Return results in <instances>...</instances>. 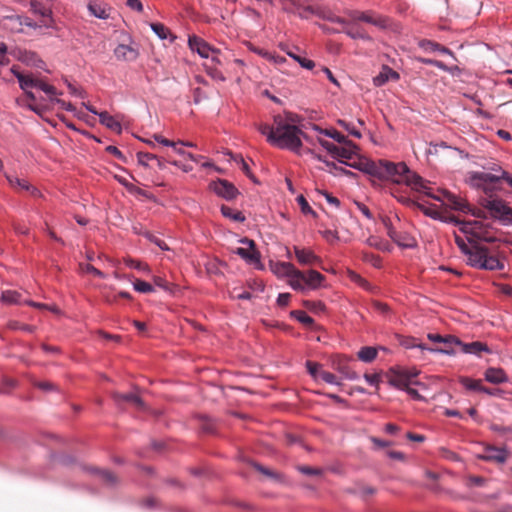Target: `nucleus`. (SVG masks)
Returning a JSON list of instances; mask_svg holds the SVG:
<instances>
[{"label": "nucleus", "instance_id": "64", "mask_svg": "<svg viewBox=\"0 0 512 512\" xmlns=\"http://www.w3.org/2000/svg\"><path fill=\"white\" fill-rule=\"evenodd\" d=\"M338 370L344 374L346 379L353 380L357 377L356 373L351 371L347 366H339Z\"/></svg>", "mask_w": 512, "mask_h": 512}, {"label": "nucleus", "instance_id": "48", "mask_svg": "<svg viewBox=\"0 0 512 512\" xmlns=\"http://www.w3.org/2000/svg\"><path fill=\"white\" fill-rule=\"evenodd\" d=\"M316 379L322 380L323 382L327 384L334 385L337 383L335 374L327 371V370H320L318 377H315Z\"/></svg>", "mask_w": 512, "mask_h": 512}, {"label": "nucleus", "instance_id": "36", "mask_svg": "<svg viewBox=\"0 0 512 512\" xmlns=\"http://www.w3.org/2000/svg\"><path fill=\"white\" fill-rule=\"evenodd\" d=\"M21 295L17 291L6 290L1 294V301L7 304H19Z\"/></svg>", "mask_w": 512, "mask_h": 512}, {"label": "nucleus", "instance_id": "28", "mask_svg": "<svg viewBox=\"0 0 512 512\" xmlns=\"http://www.w3.org/2000/svg\"><path fill=\"white\" fill-rule=\"evenodd\" d=\"M100 123L105 125L107 128L120 133L122 131L121 124L118 120H116L113 116H111L108 112L99 113Z\"/></svg>", "mask_w": 512, "mask_h": 512}, {"label": "nucleus", "instance_id": "60", "mask_svg": "<svg viewBox=\"0 0 512 512\" xmlns=\"http://www.w3.org/2000/svg\"><path fill=\"white\" fill-rule=\"evenodd\" d=\"M50 100L57 103L58 105H60V107L64 110L71 111V112L75 111L74 105L71 104L70 102H65L64 100L55 98L54 96L51 97Z\"/></svg>", "mask_w": 512, "mask_h": 512}, {"label": "nucleus", "instance_id": "47", "mask_svg": "<svg viewBox=\"0 0 512 512\" xmlns=\"http://www.w3.org/2000/svg\"><path fill=\"white\" fill-rule=\"evenodd\" d=\"M134 289L140 293H150L154 291V288L148 282L137 279L133 283Z\"/></svg>", "mask_w": 512, "mask_h": 512}, {"label": "nucleus", "instance_id": "54", "mask_svg": "<svg viewBox=\"0 0 512 512\" xmlns=\"http://www.w3.org/2000/svg\"><path fill=\"white\" fill-rule=\"evenodd\" d=\"M137 159L139 164L147 167L149 166L150 161H154V159H156V155L147 152H138Z\"/></svg>", "mask_w": 512, "mask_h": 512}, {"label": "nucleus", "instance_id": "11", "mask_svg": "<svg viewBox=\"0 0 512 512\" xmlns=\"http://www.w3.org/2000/svg\"><path fill=\"white\" fill-rule=\"evenodd\" d=\"M242 244L248 245V248L239 247L234 251L235 254L246 260L248 263L255 264L260 262V254L255 248L253 240L243 238L240 240Z\"/></svg>", "mask_w": 512, "mask_h": 512}, {"label": "nucleus", "instance_id": "30", "mask_svg": "<svg viewBox=\"0 0 512 512\" xmlns=\"http://www.w3.org/2000/svg\"><path fill=\"white\" fill-rule=\"evenodd\" d=\"M384 222V225L387 229V234L388 236L399 246L401 247H405V248H410L412 247V243L411 242H404L402 240H400V238H398V232L392 227L391 223L389 220L385 219L383 220Z\"/></svg>", "mask_w": 512, "mask_h": 512}, {"label": "nucleus", "instance_id": "45", "mask_svg": "<svg viewBox=\"0 0 512 512\" xmlns=\"http://www.w3.org/2000/svg\"><path fill=\"white\" fill-rule=\"evenodd\" d=\"M204 66L207 74L213 79L218 81H225L223 73L215 65L205 64Z\"/></svg>", "mask_w": 512, "mask_h": 512}, {"label": "nucleus", "instance_id": "53", "mask_svg": "<svg viewBox=\"0 0 512 512\" xmlns=\"http://www.w3.org/2000/svg\"><path fill=\"white\" fill-rule=\"evenodd\" d=\"M24 303L26 305H28V306H31V307H34V308H37V309L49 310V311H52L54 313H58L59 312V310H58V308L56 306L47 305V304L35 302V301H32V300H27Z\"/></svg>", "mask_w": 512, "mask_h": 512}, {"label": "nucleus", "instance_id": "25", "mask_svg": "<svg viewBox=\"0 0 512 512\" xmlns=\"http://www.w3.org/2000/svg\"><path fill=\"white\" fill-rule=\"evenodd\" d=\"M304 279L306 286L311 289H317L322 284L325 277L316 270H309L307 273H304Z\"/></svg>", "mask_w": 512, "mask_h": 512}, {"label": "nucleus", "instance_id": "55", "mask_svg": "<svg viewBox=\"0 0 512 512\" xmlns=\"http://www.w3.org/2000/svg\"><path fill=\"white\" fill-rule=\"evenodd\" d=\"M297 471L301 472L302 474L309 475V476L321 475V470L319 468H313V467L306 466V465L297 466Z\"/></svg>", "mask_w": 512, "mask_h": 512}, {"label": "nucleus", "instance_id": "34", "mask_svg": "<svg viewBox=\"0 0 512 512\" xmlns=\"http://www.w3.org/2000/svg\"><path fill=\"white\" fill-rule=\"evenodd\" d=\"M34 88H38V89L42 90L45 94H47L49 96L50 99L53 96L62 94V93L58 92L54 86L47 84L42 79H39L37 77H35Z\"/></svg>", "mask_w": 512, "mask_h": 512}, {"label": "nucleus", "instance_id": "59", "mask_svg": "<svg viewBox=\"0 0 512 512\" xmlns=\"http://www.w3.org/2000/svg\"><path fill=\"white\" fill-rule=\"evenodd\" d=\"M483 484L484 479L480 476H469V478L466 479V486L468 487H482Z\"/></svg>", "mask_w": 512, "mask_h": 512}, {"label": "nucleus", "instance_id": "32", "mask_svg": "<svg viewBox=\"0 0 512 512\" xmlns=\"http://www.w3.org/2000/svg\"><path fill=\"white\" fill-rule=\"evenodd\" d=\"M296 270L295 266L289 262H279L274 265L273 271L279 276L289 277Z\"/></svg>", "mask_w": 512, "mask_h": 512}, {"label": "nucleus", "instance_id": "49", "mask_svg": "<svg viewBox=\"0 0 512 512\" xmlns=\"http://www.w3.org/2000/svg\"><path fill=\"white\" fill-rule=\"evenodd\" d=\"M296 201H297L298 205L300 206L302 213H304V214H312L313 216H316V213L310 207V205L308 204L306 198L303 195H299L296 198Z\"/></svg>", "mask_w": 512, "mask_h": 512}, {"label": "nucleus", "instance_id": "50", "mask_svg": "<svg viewBox=\"0 0 512 512\" xmlns=\"http://www.w3.org/2000/svg\"><path fill=\"white\" fill-rule=\"evenodd\" d=\"M99 476L107 485H114L117 482V476L109 470H100Z\"/></svg>", "mask_w": 512, "mask_h": 512}, {"label": "nucleus", "instance_id": "61", "mask_svg": "<svg viewBox=\"0 0 512 512\" xmlns=\"http://www.w3.org/2000/svg\"><path fill=\"white\" fill-rule=\"evenodd\" d=\"M326 19L332 23H337L341 25V29L346 28V26H348V24L350 23V20H346L336 15H329Z\"/></svg>", "mask_w": 512, "mask_h": 512}, {"label": "nucleus", "instance_id": "23", "mask_svg": "<svg viewBox=\"0 0 512 512\" xmlns=\"http://www.w3.org/2000/svg\"><path fill=\"white\" fill-rule=\"evenodd\" d=\"M389 79L398 80L399 74L391 68L385 66L383 67L382 71L373 78V83L375 86L380 87L384 85Z\"/></svg>", "mask_w": 512, "mask_h": 512}, {"label": "nucleus", "instance_id": "2", "mask_svg": "<svg viewBox=\"0 0 512 512\" xmlns=\"http://www.w3.org/2000/svg\"><path fill=\"white\" fill-rule=\"evenodd\" d=\"M428 339L434 343H443L442 348H428L421 340L413 337L397 335L396 338L403 349L419 348L430 352H490L488 346L480 341L464 343L453 335L441 336L439 334H428Z\"/></svg>", "mask_w": 512, "mask_h": 512}, {"label": "nucleus", "instance_id": "37", "mask_svg": "<svg viewBox=\"0 0 512 512\" xmlns=\"http://www.w3.org/2000/svg\"><path fill=\"white\" fill-rule=\"evenodd\" d=\"M291 316L297 319L303 325L308 327L314 323V320L305 311L302 310L292 311Z\"/></svg>", "mask_w": 512, "mask_h": 512}, {"label": "nucleus", "instance_id": "31", "mask_svg": "<svg viewBox=\"0 0 512 512\" xmlns=\"http://www.w3.org/2000/svg\"><path fill=\"white\" fill-rule=\"evenodd\" d=\"M459 383L465 387V389L475 392H478L484 387L480 379H472L468 377H459Z\"/></svg>", "mask_w": 512, "mask_h": 512}, {"label": "nucleus", "instance_id": "9", "mask_svg": "<svg viewBox=\"0 0 512 512\" xmlns=\"http://www.w3.org/2000/svg\"><path fill=\"white\" fill-rule=\"evenodd\" d=\"M2 25L5 29L13 33L23 32L24 26L31 28L38 27V25L34 23L29 17L19 14H11L4 16L2 18Z\"/></svg>", "mask_w": 512, "mask_h": 512}, {"label": "nucleus", "instance_id": "5", "mask_svg": "<svg viewBox=\"0 0 512 512\" xmlns=\"http://www.w3.org/2000/svg\"><path fill=\"white\" fill-rule=\"evenodd\" d=\"M447 221L459 226L460 231L464 233L468 239H472L474 243H492L498 240L493 228L482 221H462L455 216H450Z\"/></svg>", "mask_w": 512, "mask_h": 512}, {"label": "nucleus", "instance_id": "40", "mask_svg": "<svg viewBox=\"0 0 512 512\" xmlns=\"http://www.w3.org/2000/svg\"><path fill=\"white\" fill-rule=\"evenodd\" d=\"M20 60L22 62H25L28 65H33L36 67H40V63L42 61L38 58V56L34 52H27L25 51L22 56L20 57Z\"/></svg>", "mask_w": 512, "mask_h": 512}, {"label": "nucleus", "instance_id": "56", "mask_svg": "<svg viewBox=\"0 0 512 512\" xmlns=\"http://www.w3.org/2000/svg\"><path fill=\"white\" fill-rule=\"evenodd\" d=\"M338 124L341 127H343L345 130H347L349 132V134H351L352 136H354L356 138H361L360 131L355 129V127L352 124L346 122L345 120H338Z\"/></svg>", "mask_w": 512, "mask_h": 512}, {"label": "nucleus", "instance_id": "33", "mask_svg": "<svg viewBox=\"0 0 512 512\" xmlns=\"http://www.w3.org/2000/svg\"><path fill=\"white\" fill-rule=\"evenodd\" d=\"M220 210L224 217L229 218L234 222H244L245 221V216L242 214V212L233 210L229 206L222 205Z\"/></svg>", "mask_w": 512, "mask_h": 512}, {"label": "nucleus", "instance_id": "1", "mask_svg": "<svg viewBox=\"0 0 512 512\" xmlns=\"http://www.w3.org/2000/svg\"><path fill=\"white\" fill-rule=\"evenodd\" d=\"M359 169L379 180H390L396 184H405L437 201L446 202L453 210L471 213L476 217H481L483 214V211L472 209L464 199L448 191H442V196L434 195L427 186V181L416 172L411 171L404 162L363 160L359 163Z\"/></svg>", "mask_w": 512, "mask_h": 512}, {"label": "nucleus", "instance_id": "24", "mask_svg": "<svg viewBox=\"0 0 512 512\" xmlns=\"http://www.w3.org/2000/svg\"><path fill=\"white\" fill-rule=\"evenodd\" d=\"M11 72L15 75V77L18 79L19 81V85H20V88L23 90V91H27V90H30L32 88H34V81H35V77L31 74L29 75H24L22 74L21 72H19L15 66H13L11 68Z\"/></svg>", "mask_w": 512, "mask_h": 512}, {"label": "nucleus", "instance_id": "13", "mask_svg": "<svg viewBox=\"0 0 512 512\" xmlns=\"http://www.w3.org/2000/svg\"><path fill=\"white\" fill-rule=\"evenodd\" d=\"M188 44L192 51L197 52L203 58H209L210 54L216 53V49L212 48L206 41L197 36L189 37Z\"/></svg>", "mask_w": 512, "mask_h": 512}, {"label": "nucleus", "instance_id": "44", "mask_svg": "<svg viewBox=\"0 0 512 512\" xmlns=\"http://www.w3.org/2000/svg\"><path fill=\"white\" fill-rule=\"evenodd\" d=\"M31 9L35 14L41 15L43 18H49L51 16V11L44 6H42L39 2L32 0L31 1Z\"/></svg>", "mask_w": 512, "mask_h": 512}, {"label": "nucleus", "instance_id": "26", "mask_svg": "<svg viewBox=\"0 0 512 512\" xmlns=\"http://www.w3.org/2000/svg\"><path fill=\"white\" fill-rule=\"evenodd\" d=\"M88 10L93 16L99 19H107L110 16V8L101 3L90 2L88 4Z\"/></svg>", "mask_w": 512, "mask_h": 512}, {"label": "nucleus", "instance_id": "20", "mask_svg": "<svg viewBox=\"0 0 512 512\" xmlns=\"http://www.w3.org/2000/svg\"><path fill=\"white\" fill-rule=\"evenodd\" d=\"M483 376H485L486 382L495 385L504 383L507 380L505 371L500 368H488L483 373Z\"/></svg>", "mask_w": 512, "mask_h": 512}, {"label": "nucleus", "instance_id": "12", "mask_svg": "<svg viewBox=\"0 0 512 512\" xmlns=\"http://www.w3.org/2000/svg\"><path fill=\"white\" fill-rule=\"evenodd\" d=\"M294 253L297 261L301 265L320 266V264L322 263L321 258L314 254V252L310 249L295 246Z\"/></svg>", "mask_w": 512, "mask_h": 512}, {"label": "nucleus", "instance_id": "10", "mask_svg": "<svg viewBox=\"0 0 512 512\" xmlns=\"http://www.w3.org/2000/svg\"><path fill=\"white\" fill-rule=\"evenodd\" d=\"M210 189L218 196L230 201L239 194L238 189L229 181L218 179L210 183Z\"/></svg>", "mask_w": 512, "mask_h": 512}, {"label": "nucleus", "instance_id": "43", "mask_svg": "<svg viewBox=\"0 0 512 512\" xmlns=\"http://www.w3.org/2000/svg\"><path fill=\"white\" fill-rule=\"evenodd\" d=\"M259 131L261 134L263 135H266L267 136V140L273 144V141H274V138H275V134H276V125L274 124V127L273 126H270V125H267V124H263L259 127Z\"/></svg>", "mask_w": 512, "mask_h": 512}, {"label": "nucleus", "instance_id": "63", "mask_svg": "<svg viewBox=\"0 0 512 512\" xmlns=\"http://www.w3.org/2000/svg\"><path fill=\"white\" fill-rule=\"evenodd\" d=\"M153 281L156 286L162 288L163 290L170 291V284L162 277L156 276L154 277Z\"/></svg>", "mask_w": 512, "mask_h": 512}, {"label": "nucleus", "instance_id": "3", "mask_svg": "<svg viewBox=\"0 0 512 512\" xmlns=\"http://www.w3.org/2000/svg\"><path fill=\"white\" fill-rule=\"evenodd\" d=\"M455 242L467 258V264L483 270H502L504 265L498 257L492 254L482 243H474L472 239L466 240L455 235Z\"/></svg>", "mask_w": 512, "mask_h": 512}, {"label": "nucleus", "instance_id": "39", "mask_svg": "<svg viewBox=\"0 0 512 512\" xmlns=\"http://www.w3.org/2000/svg\"><path fill=\"white\" fill-rule=\"evenodd\" d=\"M124 263L126 264V266H128L130 268L137 269L139 271H143L146 273L150 272L149 266L144 262H141V261H138L135 259H131V258H126V259H124Z\"/></svg>", "mask_w": 512, "mask_h": 512}, {"label": "nucleus", "instance_id": "27", "mask_svg": "<svg viewBox=\"0 0 512 512\" xmlns=\"http://www.w3.org/2000/svg\"><path fill=\"white\" fill-rule=\"evenodd\" d=\"M419 46L422 49H424L425 51H429V52L439 51L441 53L448 54V55L454 57V54L450 49H448L445 46L440 45L437 42L431 41V40H422V41H420Z\"/></svg>", "mask_w": 512, "mask_h": 512}, {"label": "nucleus", "instance_id": "46", "mask_svg": "<svg viewBox=\"0 0 512 512\" xmlns=\"http://www.w3.org/2000/svg\"><path fill=\"white\" fill-rule=\"evenodd\" d=\"M304 306L314 312V313H322L325 311V305L324 303H322L321 301H310V300H306L304 301Z\"/></svg>", "mask_w": 512, "mask_h": 512}, {"label": "nucleus", "instance_id": "19", "mask_svg": "<svg viewBox=\"0 0 512 512\" xmlns=\"http://www.w3.org/2000/svg\"><path fill=\"white\" fill-rule=\"evenodd\" d=\"M114 55L118 60L134 61L138 57V51L129 45L119 44L114 49Z\"/></svg>", "mask_w": 512, "mask_h": 512}, {"label": "nucleus", "instance_id": "17", "mask_svg": "<svg viewBox=\"0 0 512 512\" xmlns=\"http://www.w3.org/2000/svg\"><path fill=\"white\" fill-rule=\"evenodd\" d=\"M358 22H353L350 19V23L346 28L338 30V32H343L347 34L352 39H361L364 41H372L371 36L360 26L357 25Z\"/></svg>", "mask_w": 512, "mask_h": 512}, {"label": "nucleus", "instance_id": "8", "mask_svg": "<svg viewBox=\"0 0 512 512\" xmlns=\"http://www.w3.org/2000/svg\"><path fill=\"white\" fill-rule=\"evenodd\" d=\"M349 18L353 22H365L371 24L381 30H389L393 28V22L389 17L380 15L374 11H350Z\"/></svg>", "mask_w": 512, "mask_h": 512}, {"label": "nucleus", "instance_id": "52", "mask_svg": "<svg viewBox=\"0 0 512 512\" xmlns=\"http://www.w3.org/2000/svg\"><path fill=\"white\" fill-rule=\"evenodd\" d=\"M79 267H80L81 271L84 273H91L96 277L105 278V274L102 271H100L99 269L95 268L94 266H92L90 264L80 263Z\"/></svg>", "mask_w": 512, "mask_h": 512}, {"label": "nucleus", "instance_id": "15", "mask_svg": "<svg viewBox=\"0 0 512 512\" xmlns=\"http://www.w3.org/2000/svg\"><path fill=\"white\" fill-rule=\"evenodd\" d=\"M292 2L294 3V14L300 18L307 19L310 15L318 14L317 8L311 4L312 0H292Z\"/></svg>", "mask_w": 512, "mask_h": 512}, {"label": "nucleus", "instance_id": "18", "mask_svg": "<svg viewBox=\"0 0 512 512\" xmlns=\"http://www.w3.org/2000/svg\"><path fill=\"white\" fill-rule=\"evenodd\" d=\"M6 178L12 188L17 191H28L32 196H39L40 192L36 187L31 186L26 180L20 179L18 177H14L11 175H6Z\"/></svg>", "mask_w": 512, "mask_h": 512}, {"label": "nucleus", "instance_id": "7", "mask_svg": "<svg viewBox=\"0 0 512 512\" xmlns=\"http://www.w3.org/2000/svg\"><path fill=\"white\" fill-rule=\"evenodd\" d=\"M486 184V187L491 190L489 193H485L486 197L481 198V205L489 211L490 215L500 220L504 224L512 222V209L501 199L493 198V189Z\"/></svg>", "mask_w": 512, "mask_h": 512}, {"label": "nucleus", "instance_id": "57", "mask_svg": "<svg viewBox=\"0 0 512 512\" xmlns=\"http://www.w3.org/2000/svg\"><path fill=\"white\" fill-rule=\"evenodd\" d=\"M249 50L260 55L261 57L267 59V60H272V53L267 51V50H264L262 48H259V47H256L254 46L253 44H249Z\"/></svg>", "mask_w": 512, "mask_h": 512}, {"label": "nucleus", "instance_id": "21", "mask_svg": "<svg viewBox=\"0 0 512 512\" xmlns=\"http://www.w3.org/2000/svg\"><path fill=\"white\" fill-rule=\"evenodd\" d=\"M113 400L117 404H121L124 402L132 403V405L136 406L139 409H143L144 406L143 401L140 399V397L133 393H113Z\"/></svg>", "mask_w": 512, "mask_h": 512}, {"label": "nucleus", "instance_id": "38", "mask_svg": "<svg viewBox=\"0 0 512 512\" xmlns=\"http://www.w3.org/2000/svg\"><path fill=\"white\" fill-rule=\"evenodd\" d=\"M253 467H254V469H256L258 471V473L263 474L264 476H266L272 480H275V481L281 480L280 474H278L260 464L254 463Z\"/></svg>", "mask_w": 512, "mask_h": 512}, {"label": "nucleus", "instance_id": "29", "mask_svg": "<svg viewBox=\"0 0 512 512\" xmlns=\"http://www.w3.org/2000/svg\"><path fill=\"white\" fill-rule=\"evenodd\" d=\"M289 284L294 290H304L305 288V279L304 272L296 269L292 275L289 276Z\"/></svg>", "mask_w": 512, "mask_h": 512}, {"label": "nucleus", "instance_id": "22", "mask_svg": "<svg viewBox=\"0 0 512 512\" xmlns=\"http://www.w3.org/2000/svg\"><path fill=\"white\" fill-rule=\"evenodd\" d=\"M404 203L412 206V207H416L418 208L419 210H421L426 216H429L433 219H439V220H443V221H446L448 222L447 220L449 219V217L447 218H443L441 216V213L439 211H437L436 209L434 208H431V207H426L424 206L423 204H420L414 200H410V199H404L403 200Z\"/></svg>", "mask_w": 512, "mask_h": 512}, {"label": "nucleus", "instance_id": "42", "mask_svg": "<svg viewBox=\"0 0 512 512\" xmlns=\"http://www.w3.org/2000/svg\"><path fill=\"white\" fill-rule=\"evenodd\" d=\"M151 28L160 39H167L171 34L170 30L161 23H152Z\"/></svg>", "mask_w": 512, "mask_h": 512}, {"label": "nucleus", "instance_id": "35", "mask_svg": "<svg viewBox=\"0 0 512 512\" xmlns=\"http://www.w3.org/2000/svg\"><path fill=\"white\" fill-rule=\"evenodd\" d=\"M232 159L237 162L240 165L241 170L245 173V175L250 178L254 183H258V180L254 176V174L251 172L248 164L245 162L243 157L241 155H232Z\"/></svg>", "mask_w": 512, "mask_h": 512}, {"label": "nucleus", "instance_id": "6", "mask_svg": "<svg viewBox=\"0 0 512 512\" xmlns=\"http://www.w3.org/2000/svg\"><path fill=\"white\" fill-rule=\"evenodd\" d=\"M418 370L416 368L407 369V368H392L387 373L388 383L390 385L397 387L399 389L407 390L408 395L411 396L414 400H421V395L418 394V391L411 386L419 385L417 380Z\"/></svg>", "mask_w": 512, "mask_h": 512}, {"label": "nucleus", "instance_id": "58", "mask_svg": "<svg viewBox=\"0 0 512 512\" xmlns=\"http://www.w3.org/2000/svg\"><path fill=\"white\" fill-rule=\"evenodd\" d=\"M9 328L12 330H23L27 332H33L34 327L26 324H22L18 321H11L9 323Z\"/></svg>", "mask_w": 512, "mask_h": 512}, {"label": "nucleus", "instance_id": "62", "mask_svg": "<svg viewBox=\"0 0 512 512\" xmlns=\"http://www.w3.org/2000/svg\"><path fill=\"white\" fill-rule=\"evenodd\" d=\"M306 367H308V371L313 378H317L319 372L323 371L318 364L310 361L306 362Z\"/></svg>", "mask_w": 512, "mask_h": 512}, {"label": "nucleus", "instance_id": "41", "mask_svg": "<svg viewBox=\"0 0 512 512\" xmlns=\"http://www.w3.org/2000/svg\"><path fill=\"white\" fill-rule=\"evenodd\" d=\"M287 54L292 58L294 59L295 61H297L301 67L305 68V69H308V70H311L315 67V63L314 61L310 60V59H307L305 57H301L299 55H296L292 52H287Z\"/></svg>", "mask_w": 512, "mask_h": 512}, {"label": "nucleus", "instance_id": "16", "mask_svg": "<svg viewBox=\"0 0 512 512\" xmlns=\"http://www.w3.org/2000/svg\"><path fill=\"white\" fill-rule=\"evenodd\" d=\"M342 144V147L337 146V150H335L333 157L338 161L345 163V159L350 160L354 157V155H356L357 146L348 139Z\"/></svg>", "mask_w": 512, "mask_h": 512}, {"label": "nucleus", "instance_id": "4", "mask_svg": "<svg viewBox=\"0 0 512 512\" xmlns=\"http://www.w3.org/2000/svg\"><path fill=\"white\" fill-rule=\"evenodd\" d=\"M295 117L292 114L282 117L277 115L274 117V124L276 125V134L273 145L282 149H290L298 151L302 146L300 136L303 135L302 131L295 126Z\"/></svg>", "mask_w": 512, "mask_h": 512}, {"label": "nucleus", "instance_id": "14", "mask_svg": "<svg viewBox=\"0 0 512 512\" xmlns=\"http://www.w3.org/2000/svg\"><path fill=\"white\" fill-rule=\"evenodd\" d=\"M480 459L488 462L504 463L506 461L507 452L505 449L493 446H486L483 448Z\"/></svg>", "mask_w": 512, "mask_h": 512}, {"label": "nucleus", "instance_id": "51", "mask_svg": "<svg viewBox=\"0 0 512 512\" xmlns=\"http://www.w3.org/2000/svg\"><path fill=\"white\" fill-rule=\"evenodd\" d=\"M320 132L323 133L324 135L334 139L335 141H337L340 144L346 142V140H347L346 136H344L337 130H327L326 129V130H320Z\"/></svg>", "mask_w": 512, "mask_h": 512}]
</instances>
